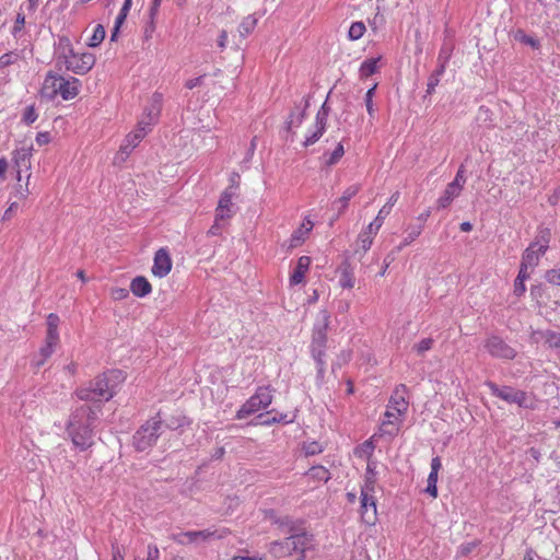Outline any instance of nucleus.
I'll return each mask as SVG.
<instances>
[{
	"label": "nucleus",
	"instance_id": "bf43d9fd",
	"mask_svg": "<svg viewBox=\"0 0 560 560\" xmlns=\"http://www.w3.org/2000/svg\"><path fill=\"white\" fill-rule=\"evenodd\" d=\"M132 0H125L122 8L120 9L119 14L117 15L116 20L118 25H122L126 21V18L129 13V10L131 8Z\"/></svg>",
	"mask_w": 560,
	"mask_h": 560
},
{
	"label": "nucleus",
	"instance_id": "f8f14e48",
	"mask_svg": "<svg viewBox=\"0 0 560 560\" xmlns=\"http://www.w3.org/2000/svg\"><path fill=\"white\" fill-rule=\"evenodd\" d=\"M236 197V188L229 186L220 196L215 215L219 220L228 221L236 213V206L233 199Z\"/></svg>",
	"mask_w": 560,
	"mask_h": 560
},
{
	"label": "nucleus",
	"instance_id": "4c0bfd02",
	"mask_svg": "<svg viewBox=\"0 0 560 560\" xmlns=\"http://www.w3.org/2000/svg\"><path fill=\"white\" fill-rule=\"evenodd\" d=\"M400 427V424L394 423L392 420H383L378 429V434L381 436L394 438L398 434Z\"/></svg>",
	"mask_w": 560,
	"mask_h": 560
},
{
	"label": "nucleus",
	"instance_id": "8fccbe9b",
	"mask_svg": "<svg viewBox=\"0 0 560 560\" xmlns=\"http://www.w3.org/2000/svg\"><path fill=\"white\" fill-rule=\"evenodd\" d=\"M339 283L343 289H352L354 287V277L352 271L343 269L340 275Z\"/></svg>",
	"mask_w": 560,
	"mask_h": 560
},
{
	"label": "nucleus",
	"instance_id": "473e14b6",
	"mask_svg": "<svg viewBox=\"0 0 560 560\" xmlns=\"http://www.w3.org/2000/svg\"><path fill=\"white\" fill-rule=\"evenodd\" d=\"M541 338L548 348L555 350L560 357V331L550 329L545 330L541 332Z\"/></svg>",
	"mask_w": 560,
	"mask_h": 560
},
{
	"label": "nucleus",
	"instance_id": "9d476101",
	"mask_svg": "<svg viewBox=\"0 0 560 560\" xmlns=\"http://www.w3.org/2000/svg\"><path fill=\"white\" fill-rule=\"evenodd\" d=\"M487 387L491 390V394L501 398L502 400L510 402V404H516L520 407L526 406V394L522 390L514 389L510 386H498L493 382H487Z\"/></svg>",
	"mask_w": 560,
	"mask_h": 560
},
{
	"label": "nucleus",
	"instance_id": "58836bf2",
	"mask_svg": "<svg viewBox=\"0 0 560 560\" xmlns=\"http://www.w3.org/2000/svg\"><path fill=\"white\" fill-rule=\"evenodd\" d=\"M345 150L342 144L339 142L338 145L331 153H324L323 163L327 166H332L342 158Z\"/></svg>",
	"mask_w": 560,
	"mask_h": 560
},
{
	"label": "nucleus",
	"instance_id": "9b49d317",
	"mask_svg": "<svg viewBox=\"0 0 560 560\" xmlns=\"http://www.w3.org/2000/svg\"><path fill=\"white\" fill-rule=\"evenodd\" d=\"M67 70L74 72L75 74H85L95 65V57L90 52H75L68 55L65 60Z\"/></svg>",
	"mask_w": 560,
	"mask_h": 560
},
{
	"label": "nucleus",
	"instance_id": "b1692460",
	"mask_svg": "<svg viewBox=\"0 0 560 560\" xmlns=\"http://www.w3.org/2000/svg\"><path fill=\"white\" fill-rule=\"evenodd\" d=\"M314 226L313 221L306 217L302 224L292 233L290 237V247H296L302 244Z\"/></svg>",
	"mask_w": 560,
	"mask_h": 560
},
{
	"label": "nucleus",
	"instance_id": "5701e85b",
	"mask_svg": "<svg viewBox=\"0 0 560 560\" xmlns=\"http://www.w3.org/2000/svg\"><path fill=\"white\" fill-rule=\"evenodd\" d=\"M269 552L277 559L295 555L294 549H292L290 536L283 540L272 541L269 546Z\"/></svg>",
	"mask_w": 560,
	"mask_h": 560
},
{
	"label": "nucleus",
	"instance_id": "e2e57ef3",
	"mask_svg": "<svg viewBox=\"0 0 560 560\" xmlns=\"http://www.w3.org/2000/svg\"><path fill=\"white\" fill-rule=\"evenodd\" d=\"M129 290L125 288H115L112 290V298L116 301H121L128 298Z\"/></svg>",
	"mask_w": 560,
	"mask_h": 560
},
{
	"label": "nucleus",
	"instance_id": "f704fd0d",
	"mask_svg": "<svg viewBox=\"0 0 560 560\" xmlns=\"http://www.w3.org/2000/svg\"><path fill=\"white\" fill-rule=\"evenodd\" d=\"M360 190V186L359 185H352V186H349L343 192H342V196L335 202L336 205L339 206V214L342 213L347 207H348V202L351 198H353Z\"/></svg>",
	"mask_w": 560,
	"mask_h": 560
},
{
	"label": "nucleus",
	"instance_id": "3c124183",
	"mask_svg": "<svg viewBox=\"0 0 560 560\" xmlns=\"http://www.w3.org/2000/svg\"><path fill=\"white\" fill-rule=\"evenodd\" d=\"M405 415L406 413L398 412V410H393L392 408H389V406H387V410L384 413L383 420H392V422L401 425L404 422Z\"/></svg>",
	"mask_w": 560,
	"mask_h": 560
},
{
	"label": "nucleus",
	"instance_id": "6ab92c4d",
	"mask_svg": "<svg viewBox=\"0 0 560 560\" xmlns=\"http://www.w3.org/2000/svg\"><path fill=\"white\" fill-rule=\"evenodd\" d=\"M408 405L407 387L400 384L393 392L387 406H389V408L393 410H398V412L406 413L408 410Z\"/></svg>",
	"mask_w": 560,
	"mask_h": 560
},
{
	"label": "nucleus",
	"instance_id": "e433bc0d",
	"mask_svg": "<svg viewBox=\"0 0 560 560\" xmlns=\"http://www.w3.org/2000/svg\"><path fill=\"white\" fill-rule=\"evenodd\" d=\"M446 67L438 63V68L430 74L427 84V94L434 93L435 86L440 83L441 77L444 74Z\"/></svg>",
	"mask_w": 560,
	"mask_h": 560
},
{
	"label": "nucleus",
	"instance_id": "774afa93",
	"mask_svg": "<svg viewBox=\"0 0 560 560\" xmlns=\"http://www.w3.org/2000/svg\"><path fill=\"white\" fill-rule=\"evenodd\" d=\"M160 550L155 545L148 546V556L145 560H159Z\"/></svg>",
	"mask_w": 560,
	"mask_h": 560
},
{
	"label": "nucleus",
	"instance_id": "13d9d810",
	"mask_svg": "<svg viewBox=\"0 0 560 560\" xmlns=\"http://www.w3.org/2000/svg\"><path fill=\"white\" fill-rule=\"evenodd\" d=\"M545 278L550 284L560 287V268L548 270Z\"/></svg>",
	"mask_w": 560,
	"mask_h": 560
},
{
	"label": "nucleus",
	"instance_id": "4be33fe9",
	"mask_svg": "<svg viewBox=\"0 0 560 560\" xmlns=\"http://www.w3.org/2000/svg\"><path fill=\"white\" fill-rule=\"evenodd\" d=\"M311 258L308 256H301L298 259L296 266L290 275V284L298 285L302 283L310 269Z\"/></svg>",
	"mask_w": 560,
	"mask_h": 560
},
{
	"label": "nucleus",
	"instance_id": "69168bd1",
	"mask_svg": "<svg viewBox=\"0 0 560 560\" xmlns=\"http://www.w3.org/2000/svg\"><path fill=\"white\" fill-rule=\"evenodd\" d=\"M37 118V115L35 113V109L34 107L30 106L25 109L24 112V115H23V120L30 125V124H33Z\"/></svg>",
	"mask_w": 560,
	"mask_h": 560
},
{
	"label": "nucleus",
	"instance_id": "aec40b11",
	"mask_svg": "<svg viewBox=\"0 0 560 560\" xmlns=\"http://www.w3.org/2000/svg\"><path fill=\"white\" fill-rule=\"evenodd\" d=\"M292 549L296 555H300V559L305 558V552L313 547V536L307 533H300L291 535Z\"/></svg>",
	"mask_w": 560,
	"mask_h": 560
},
{
	"label": "nucleus",
	"instance_id": "dca6fc26",
	"mask_svg": "<svg viewBox=\"0 0 560 560\" xmlns=\"http://www.w3.org/2000/svg\"><path fill=\"white\" fill-rule=\"evenodd\" d=\"M304 477L307 481L310 489H316L320 485L326 483L330 480L331 475L329 470L324 466H313L305 474Z\"/></svg>",
	"mask_w": 560,
	"mask_h": 560
},
{
	"label": "nucleus",
	"instance_id": "423d86ee",
	"mask_svg": "<svg viewBox=\"0 0 560 560\" xmlns=\"http://www.w3.org/2000/svg\"><path fill=\"white\" fill-rule=\"evenodd\" d=\"M272 402V389L270 386H260L237 410L236 419L243 420L247 417L267 409Z\"/></svg>",
	"mask_w": 560,
	"mask_h": 560
},
{
	"label": "nucleus",
	"instance_id": "c03bdc74",
	"mask_svg": "<svg viewBox=\"0 0 560 560\" xmlns=\"http://www.w3.org/2000/svg\"><path fill=\"white\" fill-rule=\"evenodd\" d=\"M136 145L132 142H128L125 145L120 147V150L114 156V164L120 165L122 164L129 154L135 150Z\"/></svg>",
	"mask_w": 560,
	"mask_h": 560
},
{
	"label": "nucleus",
	"instance_id": "4468645a",
	"mask_svg": "<svg viewBox=\"0 0 560 560\" xmlns=\"http://www.w3.org/2000/svg\"><path fill=\"white\" fill-rule=\"evenodd\" d=\"M32 152H33V145L32 144H26V143H24L22 147H20L16 150H14V152H13V163H14V166L16 167V173H18L16 178H18V180H21L22 172L23 171H30L31 170V166H32V163H31Z\"/></svg>",
	"mask_w": 560,
	"mask_h": 560
},
{
	"label": "nucleus",
	"instance_id": "79ce46f5",
	"mask_svg": "<svg viewBox=\"0 0 560 560\" xmlns=\"http://www.w3.org/2000/svg\"><path fill=\"white\" fill-rule=\"evenodd\" d=\"M257 19L254 15L246 16L238 26V32L242 37H246L256 27Z\"/></svg>",
	"mask_w": 560,
	"mask_h": 560
},
{
	"label": "nucleus",
	"instance_id": "393cba45",
	"mask_svg": "<svg viewBox=\"0 0 560 560\" xmlns=\"http://www.w3.org/2000/svg\"><path fill=\"white\" fill-rule=\"evenodd\" d=\"M61 89L58 92V95H60L65 101L74 98L81 88V82L73 77L65 78L63 82L60 84Z\"/></svg>",
	"mask_w": 560,
	"mask_h": 560
},
{
	"label": "nucleus",
	"instance_id": "c756f323",
	"mask_svg": "<svg viewBox=\"0 0 560 560\" xmlns=\"http://www.w3.org/2000/svg\"><path fill=\"white\" fill-rule=\"evenodd\" d=\"M162 108V94L154 93L142 116L156 122Z\"/></svg>",
	"mask_w": 560,
	"mask_h": 560
},
{
	"label": "nucleus",
	"instance_id": "0eeeda50",
	"mask_svg": "<svg viewBox=\"0 0 560 560\" xmlns=\"http://www.w3.org/2000/svg\"><path fill=\"white\" fill-rule=\"evenodd\" d=\"M60 319L59 316L50 313L47 316V332L45 338V343L39 349L38 357L35 358L33 363L36 368H40L47 361L48 358L54 353L56 347L59 345V326Z\"/></svg>",
	"mask_w": 560,
	"mask_h": 560
},
{
	"label": "nucleus",
	"instance_id": "603ef678",
	"mask_svg": "<svg viewBox=\"0 0 560 560\" xmlns=\"http://www.w3.org/2000/svg\"><path fill=\"white\" fill-rule=\"evenodd\" d=\"M427 488H425V493L430 494L432 498H436L438 497V487H436V483H438V475H434V474H429L428 476V480H427Z\"/></svg>",
	"mask_w": 560,
	"mask_h": 560
},
{
	"label": "nucleus",
	"instance_id": "2f4dec72",
	"mask_svg": "<svg viewBox=\"0 0 560 560\" xmlns=\"http://www.w3.org/2000/svg\"><path fill=\"white\" fill-rule=\"evenodd\" d=\"M155 121L142 116L132 131V140H141L148 136Z\"/></svg>",
	"mask_w": 560,
	"mask_h": 560
},
{
	"label": "nucleus",
	"instance_id": "a19ab883",
	"mask_svg": "<svg viewBox=\"0 0 560 560\" xmlns=\"http://www.w3.org/2000/svg\"><path fill=\"white\" fill-rule=\"evenodd\" d=\"M57 51L59 54V57L62 58L63 60H66L68 58V55L74 54L71 42L68 37H66V36L59 37Z\"/></svg>",
	"mask_w": 560,
	"mask_h": 560
},
{
	"label": "nucleus",
	"instance_id": "4d7b16f0",
	"mask_svg": "<svg viewBox=\"0 0 560 560\" xmlns=\"http://www.w3.org/2000/svg\"><path fill=\"white\" fill-rule=\"evenodd\" d=\"M303 452L305 453L306 456H313V455L322 453L323 447L319 443L313 441V442L304 443Z\"/></svg>",
	"mask_w": 560,
	"mask_h": 560
},
{
	"label": "nucleus",
	"instance_id": "864d4df0",
	"mask_svg": "<svg viewBox=\"0 0 560 560\" xmlns=\"http://www.w3.org/2000/svg\"><path fill=\"white\" fill-rule=\"evenodd\" d=\"M464 173H465L464 165H460V167L458 168V171L455 175V178L448 185H451L462 191L464 188V185L466 183Z\"/></svg>",
	"mask_w": 560,
	"mask_h": 560
},
{
	"label": "nucleus",
	"instance_id": "5fc2aeb1",
	"mask_svg": "<svg viewBox=\"0 0 560 560\" xmlns=\"http://www.w3.org/2000/svg\"><path fill=\"white\" fill-rule=\"evenodd\" d=\"M434 340L432 338H423L418 343L413 346V349L418 354H423L429 351L433 347Z\"/></svg>",
	"mask_w": 560,
	"mask_h": 560
},
{
	"label": "nucleus",
	"instance_id": "6e6d98bb",
	"mask_svg": "<svg viewBox=\"0 0 560 560\" xmlns=\"http://www.w3.org/2000/svg\"><path fill=\"white\" fill-rule=\"evenodd\" d=\"M375 85L371 89L368 90V92L365 93V97H364V103H365V107H366V110L370 115V117H374V113H375V108H374V103H373V95H374V92H375Z\"/></svg>",
	"mask_w": 560,
	"mask_h": 560
},
{
	"label": "nucleus",
	"instance_id": "6e6552de",
	"mask_svg": "<svg viewBox=\"0 0 560 560\" xmlns=\"http://www.w3.org/2000/svg\"><path fill=\"white\" fill-rule=\"evenodd\" d=\"M330 110L331 108L326 100L317 110L314 122L306 129V132L303 135L304 140H317L324 135V131L327 128V119Z\"/></svg>",
	"mask_w": 560,
	"mask_h": 560
},
{
	"label": "nucleus",
	"instance_id": "bb28decb",
	"mask_svg": "<svg viewBox=\"0 0 560 560\" xmlns=\"http://www.w3.org/2000/svg\"><path fill=\"white\" fill-rule=\"evenodd\" d=\"M130 291L138 298H144L152 292V285L145 277L138 276L130 283Z\"/></svg>",
	"mask_w": 560,
	"mask_h": 560
},
{
	"label": "nucleus",
	"instance_id": "0e129e2a",
	"mask_svg": "<svg viewBox=\"0 0 560 560\" xmlns=\"http://www.w3.org/2000/svg\"><path fill=\"white\" fill-rule=\"evenodd\" d=\"M16 57L18 56L12 52L2 55L0 57V69L12 65L15 61Z\"/></svg>",
	"mask_w": 560,
	"mask_h": 560
},
{
	"label": "nucleus",
	"instance_id": "c85d7f7f",
	"mask_svg": "<svg viewBox=\"0 0 560 560\" xmlns=\"http://www.w3.org/2000/svg\"><path fill=\"white\" fill-rule=\"evenodd\" d=\"M551 240V230L549 228L541 226L538 229L537 235L534 242L530 243L534 247H537V250L540 253H546L549 248V243Z\"/></svg>",
	"mask_w": 560,
	"mask_h": 560
},
{
	"label": "nucleus",
	"instance_id": "72a5a7b5",
	"mask_svg": "<svg viewBox=\"0 0 560 560\" xmlns=\"http://www.w3.org/2000/svg\"><path fill=\"white\" fill-rule=\"evenodd\" d=\"M422 231H423V225H421V224L407 226L406 236L399 244L398 250H401L404 247L413 243L421 235Z\"/></svg>",
	"mask_w": 560,
	"mask_h": 560
},
{
	"label": "nucleus",
	"instance_id": "7ed1b4c3",
	"mask_svg": "<svg viewBox=\"0 0 560 560\" xmlns=\"http://www.w3.org/2000/svg\"><path fill=\"white\" fill-rule=\"evenodd\" d=\"M330 315L326 310H323L317 315V320L313 328V336L311 342V354L317 368V378L323 380L326 369V343H327V329L329 326Z\"/></svg>",
	"mask_w": 560,
	"mask_h": 560
},
{
	"label": "nucleus",
	"instance_id": "f257e3e1",
	"mask_svg": "<svg viewBox=\"0 0 560 560\" xmlns=\"http://www.w3.org/2000/svg\"><path fill=\"white\" fill-rule=\"evenodd\" d=\"M101 412V405H81L70 416L67 432L73 445L85 451L93 445V425Z\"/></svg>",
	"mask_w": 560,
	"mask_h": 560
},
{
	"label": "nucleus",
	"instance_id": "f3484780",
	"mask_svg": "<svg viewBox=\"0 0 560 560\" xmlns=\"http://www.w3.org/2000/svg\"><path fill=\"white\" fill-rule=\"evenodd\" d=\"M399 191H395L387 202L380 209L375 219L369 224L370 225V232L372 233H378L380 229L382 228L385 219L389 215L393 207L396 205V202L399 199Z\"/></svg>",
	"mask_w": 560,
	"mask_h": 560
},
{
	"label": "nucleus",
	"instance_id": "a211bd4d",
	"mask_svg": "<svg viewBox=\"0 0 560 560\" xmlns=\"http://www.w3.org/2000/svg\"><path fill=\"white\" fill-rule=\"evenodd\" d=\"M63 80L65 77L48 72L43 82L42 95L50 100L55 98L61 89L60 84L63 82Z\"/></svg>",
	"mask_w": 560,
	"mask_h": 560
},
{
	"label": "nucleus",
	"instance_id": "de8ad7c7",
	"mask_svg": "<svg viewBox=\"0 0 560 560\" xmlns=\"http://www.w3.org/2000/svg\"><path fill=\"white\" fill-rule=\"evenodd\" d=\"M378 59H368L360 67L362 77H370L376 72Z\"/></svg>",
	"mask_w": 560,
	"mask_h": 560
},
{
	"label": "nucleus",
	"instance_id": "f03ea898",
	"mask_svg": "<svg viewBox=\"0 0 560 560\" xmlns=\"http://www.w3.org/2000/svg\"><path fill=\"white\" fill-rule=\"evenodd\" d=\"M125 381V374L120 370H109L96 376L89 386L80 387L75 395L84 401H108L120 388Z\"/></svg>",
	"mask_w": 560,
	"mask_h": 560
},
{
	"label": "nucleus",
	"instance_id": "49530a36",
	"mask_svg": "<svg viewBox=\"0 0 560 560\" xmlns=\"http://www.w3.org/2000/svg\"><path fill=\"white\" fill-rule=\"evenodd\" d=\"M365 30L366 28L363 22H353L348 32L349 39H360L364 35Z\"/></svg>",
	"mask_w": 560,
	"mask_h": 560
},
{
	"label": "nucleus",
	"instance_id": "c9c22d12",
	"mask_svg": "<svg viewBox=\"0 0 560 560\" xmlns=\"http://www.w3.org/2000/svg\"><path fill=\"white\" fill-rule=\"evenodd\" d=\"M377 233L370 232V225L366 226L358 236V243L363 254H365L373 244V238Z\"/></svg>",
	"mask_w": 560,
	"mask_h": 560
},
{
	"label": "nucleus",
	"instance_id": "2eb2a0df",
	"mask_svg": "<svg viewBox=\"0 0 560 560\" xmlns=\"http://www.w3.org/2000/svg\"><path fill=\"white\" fill-rule=\"evenodd\" d=\"M172 266V259L167 249L160 248L154 255L151 271L153 276L164 278L171 272Z\"/></svg>",
	"mask_w": 560,
	"mask_h": 560
},
{
	"label": "nucleus",
	"instance_id": "338daca9",
	"mask_svg": "<svg viewBox=\"0 0 560 560\" xmlns=\"http://www.w3.org/2000/svg\"><path fill=\"white\" fill-rule=\"evenodd\" d=\"M277 422H285V423H289L291 422L290 419H288V415H280L279 418L277 417H271V418H267L265 420H262V424H266V425H270V424H273V423H277Z\"/></svg>",
	"mask_w": 560,
	"mask_h": 560
},
{
	"label": "nucleus",
	"instance_id": "20e7f679",
	"mask_svg": "<svg viewBox=\"0 0 560 560\" xmlns=\"http://www.w3.org/2000/svg\"><path fill=\"white\" fill-rule=\"evenodd\" d=\"M230 534L225 527H208L202 530H187L172 534L171 539L178 545H201L211 540L223 539Z\"/></svg>",
	"mask_w": 560,
	"mask_h": 560
},
{
	"label": "nucleus",
	"instance_id": "7c9ffc66",
	"mask_svg": "<svg viewBox=\"0 0 560 560\" xmlns=\"http://www.w3.org/2000/svg\"><path fill=\"white\" fill-rule=\"evenodd\" d=\"M460 190L447 185L442 195L436 200L438 208L445 209L447 208L455 198H457L460 195Z\"/></svg>",
	"mask_w": 560,
	"mask_h": 560
},
{
	"label": "nucleus",
	"instance_id": "37998d69",
	"mask_svg": "<svg viewBox=\"0 0 560 560\" xmlns=\"http://www.w3.org/2000/svg\"><path fill=\"white\" fill-rule=\"evenodd\" d=\"M454 46L451 42L445 40L440 49L438 56V63L446 67L448 60L452 57Z\"/></svg>",
	"mask_w": 560,
	"mask_h": 560
},
{
	"label": "nucleus",
	"instance_id": "412c9836",
	"mask_svg": "<svg viewBox=\"0 0 560 560\" xmlns=\"http://www.w3.org/2000/svg\"><path fill=\"white\" fill-rule=\"evenodd\" d=\"M545 254L546 253L538 252L537 247H534L529 244V246L523 253L520 269L530 272V270H533L538 265L540 257Z\"/></svg>",
	"mask_w": 560,
	"mask_h": 560
},
{
	"label": "nucleus",
	"instance_id": "052dcab7",
	"mask_svg": "<svg viewBox=\"0 0 560 560\" xmlns=\"http://www.w3.org/2000/svg\"><path fill=\"white\" fill-rule=\"evenodd\" d=\"M225 222L226 221H224V220H219L218 217L215 215L214 222L211 225V228L209 229L208 234L212 235V236L219 235L221 233V231L223 230V228L225 226Z\"/></svg>",
	"mask_w": 560,
	"mask_h": 560
},
{
	"label": "nucleus",
	"instance_id": "a18cd8bd",
	"mask_svg": "<svg viewBox=\"0 0 560 560\" xmlns=\"http://www.w3.org/2000/svg\"><path fill=\"white\" fill-rule=\"evenodd\" d=\"M374 448L375 446L373 442L371 440H368L355 450V455H358L359 457H366L368 462L373 460L372 456L374 453Z\"/></svg>",
	"mask_w": 560,
	"mask_h": 560
},
{
	"label": "nucleus",
	"instance_id": "ddd939ff",
	"mask_svg": "<svg viewBox=\"0 0 560 560\" xmlns=\"http://www.w3.org/2000/svg\"><path fill=\"white\" fill-rule=\"evenodd\" d=\"M360 513L363 523L374 525L377 521V508L374 492L360 491Z\"/></svg>",
	"mask_w": 560,
	"mask_h": 560
},
{
	"label": "nucleus",
	"instance_id": "ea45409f",
	"mask_svg": "<svg viewBox=\"0 0 560 560\" xmlns=\"http://www.w3.org/2000/svg\"><path fill=\"white\" fill-rule=\"evenodd\" d=\"M530 277L529 271H523L520 269L518 275L514 281V294L521 296L526 291L525 281Z\"/></svg>",
	"mask_w": 560,
	"mask_h": 560
},
{
	"label": "nucleus",
	"instance_id": "680f3d73",
	"mask_svg": "<svg viewBox=\"0 0 560 560\" xmlns=\"http://www.w3.org/2000/svg\"><path fill=\"white\" fill-rule=\"evenodd\" d=\"M476 546H477V542H475V541L462 544L458 547L457 556L458 557L468 556L476 548Z\"/></svg>",
	"mask_w": 560,
	"mask_h": 560
},
{
	"label": "nucleus",
	"instance_id": "09e8293b",
	"mask_svg": "<svg viewBox=\"0 0 560 560\" xmlns=\"http://www.w3.org/2000/svg\"><path fill=\"white\" fill-rule=\"evenodd\" d=\"M105 34H106V33H105V28H104V26H103V25H101V24H98V25L95 27V30H94V32H93V35H92V36H91V38H90V43H89V45H90L91 47H96V46H98V45L104 40V38H105Z\"/></svg>",
	"mask_w": 560,
	"mask_h": 560
},
{
	"label": "nucleus",
	"instance_id": "39448f33",
	"mask_svg": "<svg viewBox=\"0 0 560 560\" xmlns=\"http://www.w3.org/2000/svg\"><path fill=\"white\" fill-rule=\"evenodd\" d=\"M163 421L159 415L143 423L133 435V445L139 452L151 448L162 433Z\"/></svg>",
	"mask_w": 560,
	"mask_h": 560
},
{
	"label": "nucleus",
	"instance_id": "a878e982",
	"mask_svg": "<svg viewBox=\"0 0 560 560\" xmlns=\"http://www.w3.org/2000/svg\"><path fill=\"white\" fill-rule=\"evenodd\" d=\"M307 106H308V104H307V102H305V104L303 106L298 105L291 112L289 119L287 121V129L290 132V136H292V137L296 136L294 129L300 127Z\"/></svg>",
	"mask_w": 560,
	"mask_h": 560
},
{
	"label": "nucleus",
	"instance_id": "cd10ccee",
	"mask_svg": "<svg viewBox=\"0 0 560 560\" xmlns=\"http://www.w3.org/2000/svg\"><path fill=\"white\" fill-rule=\"evenodd\" d=\"M376 486V463L369 460L364 476V483L361 486V491L374 492Z\"/></svg>",
	"mask_w": 560,
	"mask_h": 560
},
{
	"label": "nucleus",
	"instance_id": "1a4fd4ad",
	"mask_svg": "<svg viewBox=\"0 0 560 560\" xmlns=\"http://www.w3.org/2000/svg\"><path fill=\"white\" fill-rule=\"evenodd\" d=\"M483 346L493 358L513 360L516 357V351L499 336L488 337Z\"/></svg>",
	"mask_w": 560,
	"mask_h": 560
}]
</instances>
